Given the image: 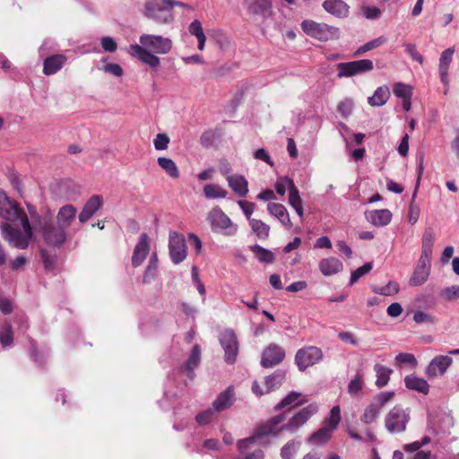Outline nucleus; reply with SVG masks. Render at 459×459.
Returning <instances> with one entry per match:
<instances>
[{
  "label": "nucleus",
  "instance_id": "nucleus-54",
  "mask_svg": "<svg viewBox=\"0 0 459 459\" xmlns=\"http://www.w3.org/2000/svg\"><path fill=\"white\" fill-rule=\"evenodd\" d=\"M435 241V233L432 228H427L422 235V249L432 250Z\"/></svg>",
  "mask_w": 459,
  "mask_h": 459
},
{
  "label": "nucleus",
  "instance_id": "nucleus-46",
  "mask_svg": "<svg viewBox=\"0 0 459 459\" xmlns=\"http://www.w3.org/2000/svg\"><path fill=\"white\" fill-rule=\"evenodd\" d=\"M300 443L294 440L289 441L285 444L281 450V456L282 459H294L299 448Z\"/></svg>",
  "mask_w": 459,
  "mask_h": 459
},
{
  "label": "nucleus",
  "instance_id": "nucleus-15",
  "mask_svg": "<svg viewBox=\"0 0 459 459\" xmlns=\"http://www.w3.org/2000/svg\"><path fill=\"white\" fill-rule=\"evenodd\" d=\"M452 358L447 355L436 356L426 368V376L429 378H434L444 375L452 364Z\"/></svg>",
  "mask_w": 459,
  "mask_h": 459
},
{
  "label": "nucleus",
  "instance_id": "nucleus-37",
  "mask_svg": "<svg viewBox=\"0 0 459 459\" xmlns=\"http://www.w3.org/2000/svg\"><path fill=\"white\" fill-rule=\"evenodd\" d=\"M249 225L257 238L266 239L269 237L270 226L261 220L249 219Z\"/></svg>",
  "mask_w": 459,
  "mask_h": 459
},
{
  "label": "nucleus",
  "instance_id": "nucleus-62",
  "mask_svg": "<svg viewBox=\"0 0 459 459\" xmlns=\"http://www.w3.org/2000/svg\"><path fill=\"white\" fill-rule=\"evenodd\" d=\"M238 206L241 208L242 212L246 215L247 219L249 221L251 218V215L255 209V204L244 200H238Z\"/></svg>",
  "mask_w": 459,
  "mask_h": 459
},
{
  "label": "nucleus",
  "instance_id": "nucleus-44",
  "mask_svg": "<svg viewBox=\"0 0 459 459\" xmlns=\"http://www.w3.org/2000/svg\"><path fill=\"white\" fill-rule=\"evenodd\" d=\"M371 290L382 296H391L398 293L399 291V284L395 281H389L385 286L378 287V286H371Z\"/></svg>",
  "mask_w": 459,
  "mask_h": 459
},
{
  "label": "nucleus",
  "instance_id": "nucleus-31",
  "mask_svg": "<svg viewBox=\"0 0 459 459\" xmlns=\"http://www.w3.org/2000/svg\"><path fill=\"white\" fill-rule=\"evenodd\" d=\"M201 360V348L198 344H195L191 351V354L184 365L185 370L187 371L189 378L194 377V369L198 367Z\"/></svg>",
  "mask_w": 459,
  "mask_h": 459
},
{
  "label": "nucleus",
  "instance_id": "nucleus-42",
  "mask_svg": "<svg viewBox=\"0 0 459 459\" xmlns=\"http://www.w3.org/2000/svg\"><path fill=\"white\" fill-rule=\"evenodd\" d=\"M204 194L209 199L225 198L228 195V191L219 185L208 184L204 187Z\"/></svg>",
  "mask_w": 459,
  "mask_h": 459
},
{
  "label": "nucleus",
  "instance_id": "nucleus-21",
  "mask_svg": "<svg viewBox=\"0 0 459 459\" xmlns=\"http://www.w3.org/2000/svg\"><path fill=\"white\" fill-rule=\"evenodd\" d=\"M77 210L72 204L61 207L56 215V223L65 230L71 226L76 218Z\"/></svg>",
  "mask_w": 459,
  "mask_h": 459
},
{
  "label": "nucleus",
  "instance_id": "nucleus-16",
  "mask_svg": "<svg viewBox=\"0 0 459 459\" xmlns=\"http://www.w3.org/2000/svg\"><path fill=\"white\" fill-rule=\"evenodd\" d=\"M127 52L129 55L137 57L141 62L152 68L157 69L160 65V60L157 56L152 54L140 45H131Z\"/></svg>",
  "mask_w": 459,
  "mask_h": 459
},
{
  "label": "nucleus",
  "instance_id": "nucleus-45",
  "mask_svg": "<svg viewBox=\"0 0 459 459\" xmlns=\"http://www.w3.org/2000/svg\"><path fill=\"white\" fill-rule=\"evenodd\" d=\"M158 268V256L156 253H153L150 257L148 265L145 269L143 274V282H149L152 279L154 278L156 271Z\"/></svg>",
  "mask_w": 459,
  "mask_h": 459
},
{
  "label": "nucleus",
  "instance_id": "nucleus-56",
  "mask_svg": "<svg viewBox=\"0 0 459 459\" xmlns=\"http://www.w3.org/2000/svg\"><path fill=\"white\" fill-rule=\"evenodd\" d=\"M100 45L104 51L114 53L117 49V44L112 37L106 36L100 39Z\"/></svg>",
  "mask_w": 459,
  "mask_h": 459
},
{
  "label": "nucleus",
  "instance_id": "nucleus-4",
  "mask_svg": "<svg viewBox=\"0 0 459 459\" xmlns=\"http://www.w3.org/2000/svg\"><path fill=\"white\" fill-rule=\"evenodd\" d=\"M143 13L148 19L158 23H169L174 19L168 0H146Z\"/></svg>",
  "mask_w": 459,
  "mask_h": 459
},
{
  "label": "nucleus",
  "instance_id": "nucleus-3",
  "mask_svg": "<svg viewBox=\"0 0 459 459\" xmlns=\"http://www.w3.org/2000/svg\"><path fill=\"white\" fill-rule=\"evenodd\" d=\"M340 421L341 409L336 405L331 409L329 417L324 420L323 426L309 437L308 442L318 446L325 445L331 439Z\"/></svg>",
  "mask_w": 459,
  "mask_h": 459
},
{
  "label": "nucleus",
  "instance_id": "nucleus-13",
  "mask_svg": "<svg viewBox=\"0 0 459 459\" xmlns=\"http://www.w3.org/2000/svg\"><path fill=\"white\" fill-rule=\"evenodd\" d=\"M169 255L175 264L181 263L186 256L185 238L173 231L169 233Z\"/></svg>",
  "mask_w": 459,
  "mask_h": 459
},
{
  "label": "nucleus",
  "instance_id": "nucleus-10",
  "mask_svg": "<svg viewBox=\"0 0 459 459\" xmlns=\"http://www.w3.org/2000/svg\"><path fill=\"white\" fill-rule=\"evenodd\" d=\"M373 62L369 59H360L337 65V77H351L372 71Z\"/></svg>",
  "mask_w": 459,
  "mask_h": 459
},
{
  "label": "nucleus",
  "instance_id": "nucleus-52",
  "mask_svg": "<svg viewBox=\"0 0 459 459\" xmlns=\"http://www.w3.org/2000/svg\"><path fill=\"white\" fill-rule=\"evenodd\" d=\"M372 269V263L368 262L364 264L362 266L359 267L355 271L351 273L350 284H354L360 277L369 273Z\"/></svg>",
  "mask_w": 459,
  "mask_h": 459
},
{
  "label": "nucleus",
  "instance_id": "nucleus-26",
  "mask_svg": "<svg viewBox=\"0 0 459 459\" xmlns=\"http://www.w3.org/2000/svg\"><path fill=\"white\" fill-rule=\"evenodd\" d=\"M324 9L339 18L348 16L349 5L342 0H325L323 4Z\"/></svg>",
  "mask_w": 459,
  "mask_h": 459
},
{
  "label": "nucleus",
  "instance_id": "nucleus-20",
  "mask_svg": "<svg viewBox=\"0 0 459 459\" xmlns=\"http://www.w3.org/2000/svg\"><path fill=\"white\" fill-rule=\"evenodd\" d=\"M102 198L100 195L91 196L87 203L84 204L82 212L78 218L81 223L88 221L93 214L102 206Z\"/></svg>",
  "mask_w": 459,
  "mask_h": 459
},
{
  "label": "nucleus",
  "instance_id": "nucleus-43",
  "mask_svg": "<svg viewBox=\"0 0 459 459\" xmlns=\"http://www.w3.org/2000/svg\"><path fill=\"white\" fill-rule=\"evenodd\" d=\"M430 270L417 266L412 276L410 279V284L411 286H420L429 278Z\"/></svg>",
  "mask_w": 459,
  "mask_h": 459
},
{
  "label": "nucleus",
  "instance_id": "nucleus-1",
  "mask_svg": "<svg viewBox=\"0 0 459 459\" xmlns=\"http://www.w3.org/2000/svg\"><path fill=\"white\" fill-rule=\"evenodd\" d=\"M0 218L3 238L18 249H26L32 238L33 231L29 218L18 203L11 200L0 190Z\"/></svg>",
  "mask_w": 459,
  "mask_h": 459
},
{
  "label": "nucleus",
  "instance_id": "nucleus-7",
  "mask_svg": "<svg viewBox=\"0 0 459 459\" xmlns=\"http://www.w3.org/2000/svg\"><path fill=\"white\" fill-rule=\"evenodd\" d=\"M40 231L45 243L52 247L62 246L67 238V232L62 226L46 218L43 220Z\"/></svg>",
  "mask_w": 459,
  "mask_h": 459
},
{
  "label": "nucleus",
  "instance_id": "nucleus-48",
  "mask_svg": "<svg viewBox=\"0 0 459 459\" xmlns=\"http://www.w3.org/2000/svg\"><path fill=\"white\" fill-rule=\"evenodd\" d=\"M385 42H386V38L384 36H380L373 40L367 42L363 46H361L356 51V55H360V54L369 51L371 49L377 48L384 45Z\"/></svg>",
  "mask_w": 459,
  "mask_h": 459
},
{
  "label": "nucleus",
  "instance_id": "nucleus-61",
  "mask_svg": "<svg viewBox=\"0 0 459 459\" xmlns=\"http://www.w3.org/2000/svg\"><path fill=\"white\" fill-rule=\"evenodd\" d=\"M338 111L345 117L350 116L352 112L353 102L351 100H345L339 103Z\"/></svg>",
  "mask_w": 459,
  "mask_h": 459
},
{
  "label": "nucleus",
  "instance_id": "nucleus-64",
  "mask_svg": "<svg viewBox=\"0 0 459 459\" xmlns=\"http://www.w3.org/2000/svg\"><path fill=\"white\" fill-rule=\"evenodd\" d=\"M405 51L411 56V58L420 64L423 62V57L416 49V46L413 44H407L405 46Z\"/></svg>",
  "mask_w": 459,
  "mask_h": 459
},
{
  "label": "nucleus",
  "instance_id": "nucleus-35",
  "mask_svg": "<svg viewBox=\"0 0 459 459\" xmlns=\"http://www.w3.org/2000/svg\"><path fill=\"white\" fill-rule=\"evenodd\" d=\"M250 250L261 263L273 264L275 260V255L271 250L259 245L251 246Z\"/></svg>",
  "mask_w": 459,
  "mask_h": 459
},
{
  "label": "nucleus",
  "instance_id": "nucleus-32",
  "mask_svg": "<svg viewBox=\"0 0 459 459\" xmlns=\"http://www.w3.org/2000/svg\"><path fill=\"white\" fill-rule=\"evenodd\" d=\"M390 97V91L389 88L385 85L378 87L375 92L374 95L371 97H368V102L369 105L373 107H381L384 104L386 103Z\"/></svg>",
  "mask_w": 459,
  "mask_h": 459
},
{
  "label": "nucleus",
  "instance_id": "nucleus-33",
  "mask_svg": "<svg viewBox=\"0 0 459 459\" xmlns=\"http://www.w3.org/2000/svg\"><path fill=\"white\" fill-rule=\"evenodd\" d=\"M285 379V371L281 369H278L274 371L272 375L266 377L265 378V386L266 393H269L274 389L279 388Z\"/></svg>",
  "mask_w": 459,
  "mask_h": 459
},
{
  "label": "nucleus",
  "instance_id": "nucleus-40",
  "mask_svg": "<svg viewBox=\"0 0 459 459\" xmlns=\"http://www.w3.org/2000/svg\"><path fill=\"white\" fill-rule=\"evenodd\" d=\"M158 164L171 178H178L179 177L178 166L171 159L160 157L158 158Z\"/></svg>",
  "mask_w": 459,
  "mask_h": 459
},
{
  "label": "nucleus",
  "instance_id": "nucleus-63",
  "mask_svg": "<svg viewBox=\"0 0 459 459\" xmlns=\"http://www.w3.org/2000/svg\"><path fill=\"white\" fill-rule=\"evenodd\" d=\"M362 13L369 20L377 19L381 15V10L378 7L365 6L362 8Z\"/></svg>",
  "mask_w": 459,
  "mask_h": 459
},
{
  "label": "nucleus",
  "instance_id": "nucleus-17",
  "mask_svg": "<svg viewBox=\"0 0 459 459\" xmlns=\"http://www.w3.org/2000/svg\"><path fill=\"white\" fill-rule=\"evenodd\" d=\"M150 251V238L146 233H142L139 237V240L134 247L132 265L134 267L140 266L145 260Z\"/></svg>",
  "mask_w": 459,
  "mask_h": 459
},
{
  "label": "nucleus",
  "instance_id": "nucleus-39",
  "mask_svg": "<svg viewBox=\"0 0 459 459\" xmlns=\"http://www.w3.org/2000/svg\"><path fill=\"white\" fill-rule=\"evenodd\" d=\"M13 342V331L9 323H4L0 326V344L3 348L12 346Z\"/></svg>",
  "mask_w": 459,
  "mask_h": 459
},
{
  "label": "nucleus",
  "instance_id": "nucleus-47",
  "mask_svg": "<svg viewBox=\"0 0 459 459\" xmlns=\"http://www.w3.org/2000/svg\"><path fill=\"white\" fill-rule=\"evenodd\" d=\"M394 396V392H381L374 396L372 402L382 411L383 407H385Z\"/></svg>",
  "mask_w": 459,
  "mask_h": 459
},
{
  "label": "nucleus",
  "instance_id": "nucleus-36",
  "mask_svg": "<svg viewBox=\"0 0 459 459\" xmlns=\"http://www.w3.org/2000/svg\"><path fill=\"white\" fill-rule=\"evenodd\" d=\"M381 410L371 402L364 410L363 413L360 416V420L364 424L369 425L376 421V420L379 417Z\"/></svg>",
  "mask_w": 459,
  "mask_h": 459
},
{
  "label": "nucleus",
  "instance_id": "nucleus-2",
  "mask_svg": "<svg viewBox=\"0 0 459 459\" xmlns=\"http://www.w3.org/2000/svg\"><path fill=\"white\" fill-rule=\"evenodd\" d=\"M318 411L316 403H309L307 406L297 411L287 423L281 424L285 420L283 414L276 415L261 424L255 433L247 438L240 439L237 443L239 453H246L250 446L264 436L277 437L280 432L286 431L290 434L297 432L313 415Z\"/></svg>",
  "mask_w": 459,
  "mask_h": 459
},
{
  "label": "nucleus",
  "instance_id": "nucleus-18",
  "mask_svg": "<svg viewBox=\"0 0 459 459\" xmlns=\"http://www.w3.org/2000/svg\"><path fill=\"white\" fill-rule=\"evenodd\" d=\"M247 11L251 15H256L263 19L272 13V3L270 0H246Z\"/></svg>",
  "mask_w": 459,
  "mask_h": 459
},
{
  "label": "nucleus",
  "instance_id": "nucleus-59",
  "mask_svg": "<svg viewBox=\"0 0 459 459\" xmlns=\"http://www.w3.org/2000/svg\"><path fill=\"white\" fill-rule=\"evenodd\" d=\"M413 320L417 324H423V323L433 324L435 322L434 317L431 315H429L424 311H421V310H418L414 313Z\"/></svg>",
  "mask_w": 459,
  "mask_h": 459
},
{
  "label": "nucleus",
  "instance_id": "nucleus-60",
  "mask_svg": "<svg viewBox=\"0 0 459 459\" xmlns=\"http://www.w3.org/2000/svg\"><path fill=\"white\" fill-rule=\"evenodd\" d=\"M289 204L294 209L302 205V200L299 195V192L297 187H292V190L289 193Z\"/></svg>",
  "mask_w": 459,
  "mask_h": 459
},
{
  "label": "nucleus",
  "instance_id": "nucleus-8",
  "mask_svg": "<svg viewBox=\"0 0 459 459\" xmlns=\"http://www.w3.org/2000/svg\"><path fill=\"white\" fill-rule=\"evenodd\" d=\"M303 31L320 41H328L338 37V30L324 23L304 21L301 23Z\"/></svg>",
  "mask_w": 459,
  "mask_h": 459
},
{
  "label": "nucleus",
  "instance_id": "nucleus-19",
  "mask_svg": "<svg viewBox=\"0 0 459 459\" xmlns=\"http://www.w3.org/2000/svg\"><path fill=\"white\" fill-rule=\"evenodd\" d=\"M366 220L376 227L387 225L392 220V212L387 209L365 212Z\"/></svg>",
  "mask_w": 459,
  "mask_h": 459
},
{
  "label": "nucleus",
  "instance_id": "nucleus-12",
  "mask_svg": "<svg viewBox=\"0 0 459 459\" xmlns=\"http://www.w3.org/2000/svg\"><path fill=\"white\" fill-rule=\"evenodd\" d=\"M219 340L225 352V361L228 364H233L238 353V343L235 333L226 329L221 333Z\"/></svg>",
  "mask_w": 459,
  "mask_h": 459
},
{
  "label": "nucleus",
  "instance_id": "nucleus-9",
  "mask_svg": "<svg viewBox=\"0 0 459 459\" xmlns=\"http://www.w3.org/2000/svg\"><path fill=\"white\" fill-rule=\"evenodd\" d=\"M324 358L322 350L316 346L299 349L295 355V363L300 371L319 363Z\"/></svg>",
  "mask_w": 459,
  "mask_h": 459
},
{
  "label": "nucleus",
  "instance_id": "nucleus-34",
  "mask_svg": "<svg viewBox=\"0 0 459 459\" xmlns=\"http://www.w3.org/2000/svg\"><path fill=\"white\" fill-rule=\"evenodd\" d=\"M189 33L195 36L198 41V49L204 50L206 41V37L204 35L202 24L200 21L195 20L193 21L188 27Z\"/></svg>",
  "mask_w": 459,
  "mask_h": 459
},
{
  "label": "nucleus",
  "instance_id": "nucleus-30",
  "mask_svg": "<svg viewBox=\"0 0 459 459\" xmlns=\"http://www.w3.org/2000/svg\"><path fill=\"white\" fill-rule=\"evenodd\" d=\"M404 384L408 389L417 391L424 394H427L429 390V385L428 382L425 379L418 377L414 375L405 377Z\"/></svg>",
  "mask_w": 459,
  "mask_h": 459
},
{
  "label": "nucleus",
  "instance_id": "nucleus-53",
  "mask_svg": "<svg viewBox=\"0 0 459 459\" xmlns=\"http://www.w3.org/2000/svg\"><path fill=\"white\" fill-rule=\"evenodd\" d=\"M394 93L395 96L403 99H411V88L404 83L397 82L394 85Z\"/></svg>",
  "mask_w": 459,
  "mask_h": 459
},
{
  "label": "nucleus",
  "instance_id": "nucleus-51",
  "mask_svg": "<svg viewBox=\"0 0 459 459\" xmlns=\"http://www.w3.org/2000/svg\"><path fill=\"white\" fill-rule=\"evenodd\" d=\"M292 187H296V186L294 185L293 180L288 177L279 179L275 184V190L281 195H283L286 193L287 188L290 192L292 190Z\"/></svg>",
  "mask_w": 459,
  "mask_h": 459
},
{
  "label": "nucleus",
  "instance_id": "nucleus-11",
  "mask_svg": "<svg viewBox=\"0 0 459 459\" xmlns=\"http://www.w3.org/2000/svg\"><path fill=\"white\" fill-rule=\"evenodd\" d=\"M140 46L147 50H152L156 54L164 55L170 51L172 42L162 36L143 34L140 39Z\"/></svg>",
  "mask_w": 459,
  "mask_h": 459
},
{
  "label": "nucleus",
  "instance_id": "nucleus-38",
  "mask_svg": "<svg viewBox=\"0 0 459 459\" xmlns=\"http://www.w3.org/2000/svg\"><path fill=\"white\" fill-rule=\"evenodd\" d=\"M374 370L377 374L376 385L379 388L385 386L388 384L393 370L379 364L374 366Z\"/></svg>",
  "mask_w": 459,
  "mask_h": 459
},
{
  "label": "nucleus",
  "instance_id": "nucleus-58",
  "mask_svg": "<svg viewBox=\"0 0 459 459\" xmlns=\"http://www.w3.org/2000/svg\"><path fill=\"white\" fill-rule=\"evenodd\" d=\"M102 70L104 73L110 74L117 77H121L124 73L121 65L118 64H115V63H108V64L105 65L102 67Z\"/></svg>",
  "mask_w": 459,
  "mask_h": 459
},
{
  "label": "nucleus",
  "instance_id": "nucleus-6",
  "mask_svg": "<svg viewBox=\"0 0 459 459\" xmlns=\"http://www.w3.org/2000/svg\"><path fill=\"white\" fill-rule=\"evenodd\" d=\"M410 420V413L402 405L394 406L385 417V427L391 434L405 431Z\"/></svg>",
  "mask_w": 459,
  "mask_h": 459
},
{
  "label": "nucleus",
  "instance_id": "nucleus-55",
  "mask_svg": "<svg viewBox=\"0 0 459 459\" xmlns=\"http://www.w3.org/2000/svg\"><path fill=\"white\" fill-rule=\"evenodd\" d=\"M431 256H432V250H427L426 248L425 249L421 248V254H420V257L419 259V263H418L417 266L430 270Z\"/></svg>",
  "mask_w": 459,
  "mask_h": 459
},
{
  "label": "nucleus",
  "instance_id": "nucleus-27",
  "mask_svg": "<svg viewBox=\"0 0 459 459\" xmlns=\"http://www.w3.org/2000/svg\"><path fill=\"white\" fill-rule=\"evenodd\" d=\"M229 186L240 197H245L248 193V182L242 175L235 174L227 178Z\"/></svg>",
  "mask_w": 459,
  "mask_h": 459
},
{
  "label": "nucleus",
  "instance_id": "nucleus-5",
  "mask_svg": "<svg viewBox=\"0 0 459 459\" xmlns=\"http://www.w3.org/2000/svg\"><path fill=\"white\" fill-rule=\"evenodd\" d=\"M207 221L213 232L226 237H233L238 230V226L220 208L212 209L207 215Z\"/></svg>",
  "mask_w": 459,
  "mask_h": 459
},
{
  "label": "nucleus",
  "instance_id": "nucleus-25",
  "mask_svg": "<svg viewBox=\"0 0 459 459\" xmlns=\"http://www.w3.org/2000/svg\"><path fill=\"white\" fill-rule=\"evenodd\" d=\"M454 52H455L454 48H446V50H444L442 52L441 56L439 58V65H438L439 75H440V80L445 86L448 85V78H447L448 69H449V65L453 59Z\"/></svg>",
  "mask_w": 459,
  "mask_h": 459
},
{
  "label": "nucleus",
  "instance_id": "nucleus-50",
  "mask_svg": "<svg viewBox=\"0 0 459 459\" xmlns=\"http://www.w3.org/2000/svg\"><path fill=\"white\" fill-rule=\"evenodd\" d=\"M363 385V376L360 373H357L355 377L351 379L348 385V392L352 395L357 394L362 390Z\"/></svg>",
  "mask_w": 459,
  "mask_h": 459
},
{
  "label": "nucleus",
  "instance_id": "nucleus-57",
  "mask_svg": "<svg viewBox=\"0 0 459 459\" xmlns=\"http://www.w3.org/2000/svg\"><path fill=\"white\" fill-rule=\"evenodd\" d=\"M169 138L166 134H158L153 141L154 147L157 151H163L168 148Z\"/></svg>",
  "mask_w": 459,
  "mask_h": 459
},
{
  "label": "nucleus",
  "instance_id": "nucleus-23",
  "mask_svg": "<svg viewBox=\"0 0 459 459\" xmlns=\"http://www.w3.org/2000/svg\"><path fill=\"white\" fill-rule=\"evenodd\" d=\"M234 401V391L231 387H228L217 396L212 403V407L220 413L231 407Z\"/></svg>",
  "mask_w": 459,
  "mask_h": 459
},
{
  "label": "nucleus",
  "instance_id": "nucleus-41",
  "mask_svg": "<svg viewBox=\"0 0 459 459\" xmlns=\"http://www.w3.org/2000/svg\"><path fill=\"white\" fill-rule=\"evenodd\" d=\"M218 412L210 407L196 414L195 421L199 426H205L212 423L217 417Z\"/></svg>",
  "mask_w": 459,
  "mask_h": 459
},
{
  "label": "nucleus",
  "instance_id": "nucleus-24",
  "mask_svg": "<svg viewBox=\"0 0 459 459\" xmlns=\"http://www.w3.org/2000/svg\"><path fill=\"white\" fill-rule=\"evenodd\" d=\"M267 211L272 216L277 218L284 227L291 228L292 223L284 205L278 203H269L267 204Z\"/></svg>",
  "mask_w": 459,
  "mask_h": 459
},
{
  "label": "nucleus",
  "instance_id": "nucleus-49",
  "mask_svg": "<svg viewBox=\"0 0 459 459\" xmlns=\"http://www.w3.org/2000/svg\"><path fill=\"white\" fill-rule=\"evenodd\" d=\"M439 297L441 299L446 301L459 299V285H453L441 290Z\"/></svg>",
  "mask_w": 459,
  "mask_h": 459
},
{
  "label": "nucleus",
  "instance_id": "nucleus-22",
  "mask_svg": "<svg viewBox=\"0 0 459 459\" xmlns=\"http://www.w3.org/2000/svg\"><path fill=\"white\" fill-rule=\"evenodd\" d=\"M67 58L65 55L56 54L47 57L43 63V73L51 75L62 69Z\"/></svg>",
  "mask_w": 459,
  "mask_h": 459
},
{
  "label": "nucleus",
  "instance_id": "nucleus-29",
  "mask_svg": "<svg viewBox=\"0 0 459 459\" xmlns=\"http://www.w3.org/2000/svg\"><path fill=\"white\" fill-rule=\"evenodd\" d=\"M342 263L335 257L324 258L319 263V269L325 276L335 274L342 270Z\"/></svg>",
  "mask_w": 459,
  "mask_h": 459
},
{
  "label": "nucleus",
  "instance_id": "nucleus-28",
  "mask_svg": "<svg viewBox=\"0 0 459 459\" xmlns=\"http://www.w3.org/2000/svg\"><path fill=\"white\" fill-rule=\"evenodd\" d=\"M307 402L308 399L306 395L301 393L292 391L275 406V410H281L288 406L290 408L297 407L305 404Z\"/></svg>",
  "mask_w": 459,
  "mask_h": 459
},
{
  "label": "nucleus",
  "instance_id": "nucleus-14",
  "mask_svg": "<svg viewBox=\"0 0 459 459\" xmlns=\"http://www.w3.org/2000/svg\"><path fill=\"white\" fill-rule=\"evenodd\" d=\"M285 358L284 350L275 343H271L263 351L261 366L268 368L280 364Z\"/></svg>",
  "mask_w": 459,
  "mask_h": 459
}]
</instances>
